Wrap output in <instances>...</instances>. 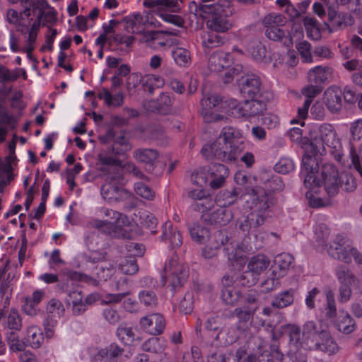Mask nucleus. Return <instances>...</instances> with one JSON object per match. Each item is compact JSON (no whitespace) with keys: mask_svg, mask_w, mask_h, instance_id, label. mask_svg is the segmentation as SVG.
<instances>
[{"mask_svg":"<svg viewBox=\"0 0 362 362\" xmlns=\"http://www.w3.org/2000/svg\"><path fill=\"white\" fill-rule=\"evenodd\" d=\"M308 134L315 154L329 153L342 166L347 168L354 167L362 177V144L360 145L359 153L351 145L349 153L345 158L341 144L331 124L325 123L311 125L308 128Z\"/></svg>","mask_w":362,"mask_h":362,"instance_id":"nucleus-1","label":"nucleus"},{"mask_svg":"<svg viewBox=\"0 0 362 362\" xmlns=\"http://www.w3.org/2000/svg\"><path fill=\"white\" fill-rule=\"evenodd\" d=\"M240 133L232 127L222 129L218 138L211 144H205L201 152L208 159L216 158L223 162L237 160L244 149Z\"/></svg>","mask_w":362,"mask_h":362,"instance_id":"nucleus-2","label":"nucleus"},{"mask_svg":"<svg viewBox=\"0 0 362 362\" xmlns=\"http://www.w3.org/2000/svg\"><path fill=\"white\" fill-rule=\"evenodd\" d=\"M252 211L247 216L240 217L236 223L237 228L243 234L255 232L263 225L269 216V208L272 206V197L261 188L252 189Z\"/></svg>","mask_w":362,"mask_h":362,"instance_id":"nucleus-3","label":"nucleus"},{"mask_svg":"<svg viewBox=\"0 0 362 362\" xmlns=\"http://www.w3.org/2000/svg\"><path fill=\"white\" fill-rule=\"evenodd\" d=\"M99 169L104 180L100 193L105 200L109 203L119 202L130 196V193L123 187L125 180L122 168L105 165Z\"/></svg>","mask_w":362,"mask_h":362,"instance_id":"nucleus-4","label":"nucleus"},{"mask_svg":"<svg viewBox=\"0 0 362 362\" xmlns=\"http://www.w3.org/2000/svg\"><path fill=\"white\" fill-rule=\"evenodd\" d=\"M196 12L202 18L206 20V28L211 31L225 33L231 27L228 18L230 11L226 0L211 4H200Z\"/></svg>","mask_w":362,"mask_h":362,"instance_id":"nucleus-5","label":"nucleus"},{"mask_svg":"<svg viewBox=\"0 0 362 362\" xmlns=\"http://www.w3.org/2000/svg\"><path fill=\"white\" fill-rule=\"evenodd\" d=\"M322 178L325 189L329 197L338 194L339 187L347 192H353L357 187V182L348 170L339 173L337 168L330 163H326L322 168Z\"/></svg>","mask_w":362,"mask_h":362,"instance_id":"nucleus-6","label":"nucleus"},{"mask_svg":"<svg viewBox=\"0 0 362 362\" xmlns=\"http://www.w3.org/2000/svg\"><path fill=\"white\" fill-rule=\"evenodd\" d=\"M303 337L305 340L314 344L316 348L329 354L338 351L337 344L334 341L329 332L320 323L308 321L303 326Z\"/></svg>","mask_w":362,"mask_h":362,"instance_id":"nucleus-7","label":"nucleus"},{"mask_svg":"<svg viewBox=\"0 0 362 362\" xmlns=\"http://www.w3.org/2000/svg\"><path fill=\"white\" fill-rule=\"evenodd\" d=\"M101 212L105 216L109 217L112 220V221L94 219L88 222V227L96 229L110 235L119 236L122 235L123 237H125L122 228L130 224V221L127 216L107 208H102Z\"/></svg>","mask_w":362,"mask_h":362,"instance_id":"nucleus-8","label":"nucleus"},{"mask_svg":"<svg viewBox=\"0 0 362 362\" xmlns=\"http://www.w3.org/2000/svg\"><path fill=\"white\" fill-rule=\"evenodd\" d=\"M286 22V18L279 13H272L267 15L262 23L266 28L265 35L273 41H279L284 46L290 47L293 40L288 30L281 28Z\"/></svg>","mask_w":362,"mask_h":362,"instance_id":"nucleus-9","label":"nucleus"},{"mask_svg":"<svg viewBox=\"0 0 362 362\" xmlns=\"http://www.w3.org/2000/svg\"><path fill=\"white\" fill-rule=\"evenodd\" d=\"M327 250L330 257L344 263L349 264L353 258L356 263L362 264V255L341 235L335 238L329 245Z\"/></svg>","mask_w":362,"mask_h":362,"instance_id":"nucleus-10","label":"nucleus"},{"mask_svg":"<svg viewBox=\"0 0 362 362\" xmlns=\"http://www.w3.org/2000/svg\"><path fill=\"white\" fill-rule=\"evenodd\" d=\"M270 264L269 259L262 254L252 257L247 262V270L236 276L239 284L243 286H251L255 285L259 275L264 272Z\"/></svg>","mask_w":362,"mask_h":362,"instance_id":"nucleus-11","label":"nucleus"},{"mask_svg":"<svg viewBox=\"0 0 362 362\" xmlns=\"http://www.w3.org/2000/svg\"><path fill=\"white\" fill-rule=\"evenodd\" d=\"M132 148V146L124 138L115 141L111 148L106 152L99 155L100 167L110 165L111 167L122 168V162L119 159V156H124Z\"/></svg>","mask_w":362,"mask_h":362,"instance_id":"nucleus-12","label":"nucleus"},{"mask_svg":"<svg viewBox=\"0 0 362 362\" xmlns=\"http://www.w3.org/2000/svg\"><path fill=\"white\" fill-rule=\"evenodd\" d=\"M163 271L170 279L169 286L173 291L182 286L188 276L186 267L177 262V257L175 255L165 264Z\"/></svg>","mask_w":362,"mask_h":362,"instance_id":"nucleus-13","label":"nucleus"},{"mask_svg":"<svg viewBox=\"0 0 362 362\" xmlns=\"http://www.w3.org/2000/svg\"><path fill=\"white\" fill-rule=\"evenodd\" d=\"M165 35H177V30L165 29L161 30H146L142 33L141 41L149 48L159 50L170 45V40Z\"/></svg>","mask_w":362,"mask_h":362,"instance_id":"nucleus-14","label":"nucleus"},{"mask_svg":"<svg viewBox=\"0 0 362 362\" xmlns=\"http://www.w3.org/2000/svg\"><path fill=\"white\" fill-rule=\"evenodd\" d=\"M318 170L317 158L313 155L304 154L302 158L300 175L303 177V182L305 187L312 189L320 185L315 175Z\"/></svg>","mask_w":362,"mask_h":362,"instance_id":"nucleus-15","label":"nucleus"},{"mask_svg":"<svg viewBox=\"0 0 362 362\" xmlns=\"http://www.w3.org/2000/svg\"><path fill=\"white\" fill-rule=\"evenodd\" d=\"M261 85L259 76L254 74H247L242 76L239 81L240 93L245 98H262Z\"/></svg>","mask_w":362,"mask_h":362,"instance_id":"nucleus-16","label":"nucleus"},{"mask_svg":"<svg viewBox=\"0 0 362 362\" xmlns=\"http://www.w3.org/2000/svg\"><path fill=\"white\" fill-rule=\"evenodd\" d=\"M222 100V98L218 95H211L201 100V105L202 106V114L206 122H216L225 118L224 115L218 114L212 110L214 108L220 110Z\"/></svg>","mask_w":362,"mask_h":362,"instance_id":"nucleus-17","label":"nucleus"},{"mask_svg":"<svg viewBox=\"0 0 362 362\" xmlns=\"http://www.w3.org/2000/svg\"><path fill=\"white\" fill-rule=\"evenodd\" d=\"M267 105L264 99L251 98L245 100L243 103H240L238 114L240 117L238 118H244L249 119L262 114L266 110Z\"/></svg>","mask_w":362,"mask_h":362,"instance_id":"nucleus-18","label":"nucleus"},{"mask_svg":"<svg viewBox=\"0 0 362 362\" xmlns=\"http://www.w3.org/2000/svg\"><path fill=\"white\" fill-rule=\"evenodd\" d=\"M173 98L166 93H162L156 100L144 103V107L148 111L160 115H168L172 112Z\"/></svg>","mask_w":362,"mask_h":362,"instance_id":"nucleus-19","label":"nucleus"},{"mask_svg":"<svg viewBox=\"0 0 362 362\" xmlns=\"http://www.w3.org/2000/svg\"><path fill=\"white\" fill-rule=\"evenodd\" d=\"M124 350L118 344L112 343L99 349L91 358V362H117Z\"/></svg>","mask_w":362,"mask_h":362,"instance_id":"nucleus-20","label":"nucleus"},{"mask_svg":"<svg viewBox=\"0 0 362 362\" xmlns=\"http://www.w3.org/2000/svg\"><path fill=\"white\" fill-rule=\"evenodd\" d=\"M140 325L146 332L156 336L163 333L165 327V320L162 315L153 313L143 317L140 320Z\"/></svg>","mask_w":362,"mask_h":362,"instance_id":"nucleus-21","label":"nucleus"},{"mask_svg":"<svg viewBox=\"0 0 362 362\" xmlns=\"http://www.w3.org/2000/svg\"><path fill=\"white\" fill-rule=\"evenodd\" d=\"M227 240V235L226 232L217 230L211 235L207 244L202 249V256L205 259H212L215 257L220 248L224 245V242Z\"/></svg>","mask_w":362,"mask_h":362,"instance_id":"nucleus-22","label":"nucleus"},{"mask_svg":"<svg viewBox=\"0 0 362 362\" xmlns=\"http://www.w3.org/2000/svg\"><path fill=\"white\" fill-rule=\"evenodd\" d=\"M207 168L211 188L216 189L223 187L229 174L228 168L221 163H212Z\"/></svg>","mask_w":362,"mask_h":362,"instance_id":"nucleus-23","label":"nucleus"},{"mask_svg":"<svg viewBox=\"0 0 362 362\" xmlns=\"http://www.w3.org/2000/svg\"><path fill=\"white\" fill-rule=\"evenodd\" d=\"M261 180L264 187H257L255 189L261 188L265 193L269 194L272 197V205L274 204V197L270 192H280L284 187V182L281 177L278 175H269L267 173H262Z\"/></svg>","mask_w":362,"mask_h":362,"instance_id":"nucleus-24","label":"nucleus"},{"mask_svg":"<svg viewBox=\"0 0 362 362\" xmlns=\"http://www.w3.org/2000/svg\"><path fill=\"white\" fill-rule=\"evenodd\" d=\"M256 311V308H251L247 306L236 308L233 315L238 319L237 328L239 330L245 331L251 325L253 315Z\"/></svg>","mask_w":362,"mask_h":362,"instance_id":"nucleus-25","label":"nucleus"},{"mask_svg":"<svg viewBox=\"0 0 362 362\" xmlns=\"http://www.w3.org/2000/svg\"><path fill=\"white\" fill-rule=\"evenodd\" d=\"M293 257L288 253H281L275 257L272 266V274L278 277H283L290 268Z\"/></svg>","mask_w":362,"mask_h":362,"instance_id":"nucleus-26","label":"nucleus"},{"mask_svg":"<svg viewBox=\"0 0 362 362\" xmlns=\"http://www.w3.org/2000/svg\"><path fill=\"white\" fill-rule=\"evenodd\" d=\"M341 94L337 88H327L324 93V103L330 112L335 113L341 110Z\"/></svg>","mask_w":362,"mask_h":362,"instance_id":"nucleus-27","label":"nucleus"},{"mask_svg":"<svg viewBox=\"0 0 362 362\" xmlns=\"http://www.w3.org/2000/svg\"><path fill=\"white\" fill-rule=\"evenodd\" d=\"M231 59L229 53L220 51L214 52L209 58V69L211 71L220 72L225 67L229 66Z\"/></svg>","mask_w":362,"mask_h":362,"instance_id":"nucleus-28","label":"nucleus"},{"mask_svg":"<svg viewBox=\"0 0 362 362\" xmlns=\"http://www.w3.org/2000/svg\"><path fill=\"white\" fill-rule=\"evenodd\" d=\"M25 340L30 347L36 349L42 346L44 343V333L39 326L31 325L27 327Z\"/></svg>","mask_w":362,"mask_h":362,"instance_id":"nucleus-29","label":"nucleus"},{"mask_svg":"<svg viewBox=\"0 0 362 362\" xmlns=\"http://www.w3.org/2000/svg\"><path fill=\"white\" fill-rule=\"evenodd\" d=\"M144 6L151 8L154 12L163 10L177 12L180 10V4L177 0H145Z\"/></svg>","mask_w":362,"mask_h":362,"instance_id":"nucleus-30","label":"nucleus"},{"mask_svg":"<svg viewBox=\"0 0 362 362\" xmlns=\"http://www.w3.org/2000/svg\"><path fill=\"white\" fill-rule=\"evenodd\" d=\"M296 290L290 288L274 296L271 300V305L276 309H283L291 305L294 302Z\"/></svg>","mask_w":362,"mask_h":362,"instance_id":"nucleus-31","label":"nucleus"},{"mask_svg":"<svg viewBox=\"0 0 362 362\" xmlns=\"http://www.w3.org/2000/svg\"><path fill=\"white\" fill-rule=\"evenodd\" d=\"M331 69L328 66H317L308 73V79L310 83L321 86L331 75Z\"/></svg>","mask_w":362,"mask_h":362,"instance_id":"nucleus-32","label":"nucleus"},{"mask_svg":"<svg viewBox=\"0 0 362 362\" xmlns=\"http://www.w3.org/2000/svg\"><path fill=\"white\" fill-rule=\"evenodd\" d=\"M162 239L168 240L172 248L179 247L182 243V238L180 231L173 228L170 221L163 226Z\"/></svg>","mask_w":362,"mask_h":362,"instance_id":"nucleus-33","label":"nucleus"},{"mask_svg":"<svg viewBox=\"0 0 362 362\" xmlns=\"http://www.w3.org/2000/svg\"><path fill=\"white\" fill-rule=\"evenodd\" d=\"M159 153L157 150L153 148H138L133 153L134 158L139 163H142L149 168H151L156 160Z\"/></svg>","mask_w":362,"mask_h":362,"instance_id":"nucleus-34","label":"nucleus"},{"mask_svg":"<svg viewBox=\"0 0 362 362\" xmlns=\"http://www.w3.org/2000/svg\"><path fill=\"white\" fill-rule=\"evenodd\" d=\"M337 329L345 334H350L355 329V322L351 315L344 310L339 311L338 317L332 322Z\"/></svg>","mask_w":362,"mask_h":362,"instance_id":"nucleus-35","label":"nucleus"},{"mask_svg":"<svg viewBox=\"0 0 362 362\" xmlns=\"http://www.w3.org/2000/svg\"><path fill=\"white\" fill-rule=\"evenodd\" d=\"M144 18L140 13L128 16L123 18L124 28L128 33L139 34L145 31L143 28Z\"/></svg>","mask_w":362,"mask_h":362,"instance_id":"nucleus-36","label":"nucleus"},{"mask_svg":"<svg viewBox=\"0 0 362 362\" xmlns=\"http://www.w3.org/2000/svg\"><path fill=\"white\" fill-rule=\"evenodd\" d=\"M188 197L193 200H204V202L197 204L194 206V210L205 211L213 206V202L207 198L206 192L203 189H194L188 192Z\"/></svg>","mask_w":362,"mask_h":362,"instance_id":"nucleus-37","label":"nucleus"},{"mask_svg":"<svg viewBox=\"0 0 362 362\" xmlns=\"http://www.w3.org/2000/svg\"><path fill=\"white\" fill-rule=\"evenodd\" d=\"M303 23L310 38L316 40L321 37L322 25L315 17L305 16L303 19Z\"/></svg>","mask_w":362,"mask_h":362,"instance_id":"nucleus-38","label":"nucleus"},{"mask_svg":"<svg viewBox=\"0 0 362 362\" xmlns=\"http://www.w3.org/2000/svg\"><path fill=\"white\" fill-rule=\"evenodd\" d=\"M4 326L8 331H19L21 329L23 323L22 318L18 311L15 308H11L8 315L4 319Z\"/></svg>","mask_w":362,"mask_h":362,"instance_id":"nucleus-39","label":"nucleus"},{"mask_svg":"<svg viewBox=\"0 0 362 362\" xmlns=\"http://www.w3.org/2000/svg\"><path fill=\"white\" fill-rule=\"evenodd\" d=\"M325 296L326 302L324 305L323 313L326 320L333 322L338 317L334 291L329 290L326 292Z\"/></svg>","mask_w":362,"mask_h":362,"instance_id":"nucleus-40","label":"nucleus"},{"mask_svg":"<svg viewBox=\"0 0 362 362\" xmlns=\"http://www.w3.org/2000/svg\"><path fill=\"white\" fill-rule=\"evenodd\" d=\"M233 218L232 211L228 207L220 206L210 215V221L214 224L225 226Z\"/></svg>","mask_w":362,"mask_h":362,"instance_id":"nucleus-41","label":"nucleus"},{"mask_svg":"<svg viewBox=\"0 0 362 362\" xmlns=\"http://www.w3.org/2000/svg\"><path fill=\"white\" fill-rule=\"evenodd\" d=\"M6 339L11 351L18 353L25 351L28 344L25 341L20 339L17 332L7 331L6 332Z\"/></svg>","mask_w":362,"mask_h":362,"instance_id":"nucleus-42","label":"nucleus"},{"mask_svg":"<svg viewBox=\"0 0 362 362\" xmlns=\"http://www.w3.org/2000/svg\"><path fill=\"white\" fill-rule=\"evenodd\" d=\"M171 56L175 63L181 67H187L191 64V54L188 49L176 47L171 51Z\"/></svg>","mask_w":362,"mask_h":362,"instance_id":"nucleus-43","label":"nucleus"},{"mask_svg":"<svg viewBox=\"0 0 362 362\" xmlns=\"http://www.w3.org/2000/svg\"><path fill=\"white\" fill-rule=\"evenodd\" d=\"M238 195L236 189L221 191L216 197V202L219 206L228 207L236 202Z\"/></svg>","mask_w":362,"mask_h":362,"instance_id":"nucleus-44","label":"nucleus"},{"mask_svg":"<svg viewBox=\"0 0 362 362\" xmlns=\"http://www.w3.org/2000/svg\"><path fill=\"white\" fill-rule=\"evenodd\" d=\"M336 276L339 283V286H353L356 284V277L354 273L345 267H339L335 272Z\"/></svg>","mask_w":362,"mask_h":362,"instance_id":"nucleus-45","label":"nucleus"},{"mask_svg":"<svg viewBox=\"0 0 362 362\" xmlns=\"http://www.w3.org/2000/svg\"><path fill=\"white\" fill-rule=\"evenodd\" d=\"M98 98L104 100L105 103L108 106L119 107L123 104L124 94L119 92L115 95H112L108 89L103 88L98 93Z\"/></svg>","mask_w":362,"mask_h":362,"instance_id":"nucleus-46","label":"nucleus"},{"mask_svg":"<svg viewBox=\"0 0 362 362\" xmlns=\"http://www.w3.org/2000/svg\"><path fill=\"white\" fill-rule=\"evenodd\" d=\"M117 336L122 342L127 345H131L136 340V334L132 327L126 323H122L117 327Z\"/></svg>","mask_w":362,"mask_h":362,"instance_id":"nucleus-47","label":"nucleus"},{"mask_svg":"<svg viewBox=\"0 0 362 362\" xmlns=\"http://www.w3.org/2000/svg\"><path fill=\"white\" fill-rule=\"evenodd\" d=\"M138 298L141 305L146 308H153L158 305L156 293L148 289H144L139 292Z\"/></svg>","mask_w":362,"mask_h":362,"instance_id":"nucleus-48","label":"nucleus"},{"mask_svg":"<svg viewBox=\"0 0 362 362\" xmlns=\"http://www.w3.org/2000/svg\"><path fill=\"white\" fill-rule=\"evenodd\" d=\"M164 79L158 75L146 76L144 80V88L150 94H153L156 88H161L164 85Z\"/></svg>","mask_w":362,"mask_h":362,"instance_id":"nucleus-49","label":"nucleus"},{"mask_svg":"<svg viewBox=\"0 0 362 362\" xmlns=\"http://www.w3.org/2000/svg\"><path fill=\"white\" fill-rule=\"evenodd\" d=\"M119 269L124 274L132 275L136 274L139 270L136 257L134 256L126 257L120 262Z\"/></svg>","mask_w":362,"mask_h":362,"instance_id":"nucleus-50","label":"nucleus"},{"mask_svg":"<svg viewBox=\"0 0 362 362\" xmlns=\"http://www.w3.org/2000/svg\"><path fill=\"white\" fill-rule=\"evenodd\" d=\"M247 50L251 57L257 60H262L265 56V47L261 42L257 40H252L247 47Z\"/></svg>","mask_w":362,"mask_h":362,"instance_id":"nucleus-51","label":"nucleus"},{"mask_svg":"<svg viewBox=\"0 0 362 362\" xmlns=\"http://www.w3.org/2000/svg\"><path fill=\"white\" fill-rule=\"evenodd\" d=\"M239 107L240 103L235 99L230 98L225 100H222L220 110L228 115L238 117H240V115L238 114Z\"/></svg>","mask_w":362,"mask_h":362,"instance_id":"nucleus-52","label":"nucleus"},{"mask_svg":"<svg viewBox=\"0 0 362 362\" xmlns=\"http://www.w3.org/2000/svg\"><path fill=\"white\" fill-rule=\"evenodd\" d=\"M329 230L325 224H317L314 228V238L319 246H325Z\"/></svg>","mask_w":362,"mask_h":362,"instance_id":"nucleus-53","label":"nucleus"},{"mask_svg":"<svg viewBox=\"0 0 362 362\" xmlns=\"http://www.w3.org/2000/svg\"><path fill=\"white\" fill-rule=\"evenodd\" d=\"M207 33L202 36V45L206 48H214L222 45L224 40L216 33Z\"/></svg>","mask_w":362,"mask_h":362,"instance_id":"nucleus-54","label":"nucleus"},{"mask_svg":"<svg viewBox=\"0 0 362 362\" xmlns=\"http://www.w3.org/2000/svg\"><path fill=\"white\" fill-rule=\"evenodd\" d=\"M84 241L89 251L103 250L99 245L102 239L94 231H87L85 234Z\"/></svg>","mask_w":362,"mask_h":362,"instance_id":"nucleus-55","label":"nucleus"},{"mask_svg":"<svg viewBox=\"0 0 362 362\" xmlns=\"http://www.w3.org/2000/svg\"><path fill=\"white\" fill-rule=\"evenodd\" d=\"M46 310L48 316L59 318L64 315L65 309L60 300L52 298L48 302Z\"/></svg>","mask_w":362,"mask_h":362,"instance_id":"nucleus-56","label":"nucleus"},{"mask_svg":"<svg viewBox=\"0 0 362 362\" xmlns=\"http://www.w3.org/2000/svg\"><path fill=\"white\" fill-rule=\"evenodd\" d=\"M191 181L194 185L200 187H203L208 183L209 184L208 168L203 167L194 171L191 175Z\"/></svg>","mask_w":362,"mask_h":362,"instance_id":"nucleus-57","label":"nucleus"},{"mask_svg":"<svg viewBox=\"0 0 362 362\" xmlns=\"http://www.w3.org/2000/svg\"><path fill=\"white\" fill-rule=\"evenodd\" d=\"M221 297L226 304L234 305L239 300L240 293L233 287H226L222 289Z\"/></svg>","mask_w":362,"mask_h":362,"instance_id":"nucleus-58","label":"nucleus"},{"mask_svg":"<svg viewBox=\"0 0 362 362\" xmlns=\"http://www.w3.org/2000/svg\"><path fill=\"white\" fill-rule=\"evenodd\" d=\"M280 334H287L290 341L298 344L300 339V328L296 325L288 324L281 327Z\"/></svg>","mask_w":362,"mask_h":362,"instance_id":"nucleus-59","label":"nucleus"},{"mask_svg":"<svg viewBox=\"0 0 362 362\" xmlns=\"http://www.w3.org/2000/svg\"><path fill=\"white\" fill-rule=\"evenodd\" d=\"M189 230L192 239L199 243H204L209 235L208 230L199 225L194 224Z\"/></svg>","mask_w":362,"mask_h":362,"instance_id":"nucleus-60","label":"nucleus"},{"mask_svg":"<svg viewBox=\"0 0 362 362\" xmlns=\"http://www.w3.org/2000/svg\"><path fill=\"white\" fill-rule=\"evenodd\" d=\"M353 17L350 13L341 12L337 15L336 20L332 25L334 29H343L353 25Z\"/></svg>","mask_w":362,"mask_h":362,"instance_id":"nucleus-61","label":"nucleus"},{"mask_svg":"<svg viewBox=\"0 0 362 362\" xmlns=\"http://www.w3.org/2000/svg\"><path fill=\"white\" fill-rule=\"evenodd\" d=\"M295 168L294 163L291 158H282L274 165L276 172L281 174H287L292 172Z\"/></svg>","mask_w":362,"mask_h":362,"instance_id":"nucleus-62","label":"nucleus"},{"mask_svg":"<svg viewBox=\"0 0 362 362\" xmlns=\"http://www.w3.org/2000/svg\"><path fill=\"white\" fill-rule=\"evenodd\" d=\"M134 191L136 194L148 200H151L155 197V192L152 189L142 182L134 184Z\"/></svg>","mask_w":362,"mask_h":362,"instance_id":"nucleus-63","label":"nucleus"},{"mask_svg":"<svg viewBox=\"0 0 362 362\" xmlns=\"http://www.w3.org/2000/svg\"><path fill=\"white\" fill-rule=\"evenodd\" d=\"M103 317L106 322L110 325H116L118 323L121 317L117 310L112 307H107L103 310Z\"/></svg>","mask_w":362,"mask_h":362,"instance_id":"nucleus-64","label":"nucleus"}]
</instances>
